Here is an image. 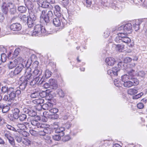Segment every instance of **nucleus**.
Instances as JSON below:
<instances>
[{"label": "nucleus", "instance_id": "774afa93", "mask_svg": "<svg viewBox=\"0 0 147 147\" xmlns=\"http://www.w3.org/2000/svg\"><path fill=\"white\" fill-rule=\"evenodd\" d=\"M132 60V59L129 57H126L124 59V61L125 63H129Z\"/></svg>", "mask_w": 147, "mask_h": 147}, {"label": "nucleus", "instance_id": "a211bd4d", "mask_svg": "<svg viewBox=\"0 0 147 147\" xmlns=\"http://www.w3.org/2000/svg\"><path fill=\"white\" fill-rule=\"evenodd\" d=\"M119 70V69H118L115 67L113 68L112 70H108L107 71V74L111 77L117 76V73Z\"/></svg>", "mask_w": 147, "mask_h": 147}, {"label": "nucleus", "instance_id": "603ef678", "mask_svg": "<svg viewBox=\"0 0 147 147\" xmlns=\"http://www.w3.org/2000/svg\"><path fill=\"white\" fill-rule=\"evenodd\" d=\"M1 61L2 62H5L7 59V57L6 54L4 53L2 54L1 55Z\"/></svg>", "mask_w": 147, "mask_h": 147}, {"label": "nucleus", "instance_id": "8fccbe9b", "mask_svg": "<svg viewBox=\"0 0 147 147\" xmlns=\"http://www.w3.org/2000/svg\"><path fill=\"white\" fill-rule=\"evenodd\" d=\"M124 48L123 45H117L116 49L120 52H122Z\"/></svg>", "mask_w": 147, "mask_h": 147}, {"label": "nucleus", "instance_id": "5701e85b", "mask_svg": "<svg viewBox=\"0 0 147 147\" xmlns=\"http://www.w3.org/2000/svg\"><path fill=\"white\" fill-rule=\"evenodd\" d=\"M53 23L54 25L56 27H58L61 25V22L58 17L54 18L53 20Z\"/></svg>", "mask_w": 147, "mask_h": 147}, {"label": "nucleus", "instance_id": "3c124183", "mask_svg": "<svg viewBox=\"0 0 147 147\" xmlns=\"http://www.w3.org/2000/svg\"><path fill=\"white\" fill-rule=\"evenodd\" d=\"M51 72L48 70H46L45 71V77L46 78H49L51 76Z\"/></svg>", "mask_w": 147, "mask_h": 147}, {"label": "nucleus", "instance_id": "f03ea898", "mask_svg": "<svg viewBox=\"0 0 147 147\" xmlns=\"http://www.w3.org/2000/svg\"><path fill=\"white\" fill-rule=\"evenodd\" d=\"M45 32L46 30L43 26H42L40 24H37L35 26L32 35V36H38L41 33L45 34Z\"/></svg>", "mask_w": 147, "mask_h": 147}, {"label": "nucleus", "instance_id": "dca6fc26", "mask_svg": "<svg viewBox=\"0 0 147 147\" xmlns=\"http://www.w3.org/2000/svg\"><path fill=\"white\" fill-rule=\"evenodd\" d=\"M105 61L109 65L112 66L115 63V60L114 58L112 57H109L106 58Z\"/></svg>", "mask_w": 147, "mask_h": 147}, {"label": "nucleus", "instance_id": "7c9ffc66", "mask_svg": "<svg viewBox=\"0 0 147 147\" xmlns=\"http://www.w3.org/2000/svg\"><path fill=\"white\" fill-rule=\"evenodd\" d=\"M40 77H35L34 80L31 83V86H34L35 84L38 85V82H40Z\"/></svg>", "mask_w": 147, "mask_h": 147}, {"label": "nucleus", "instance_id": "cd10ccee", "mask_svg": "<svg viewBox=\"0 0 147 147\" xmlns=\"http://www.w3.org/2000/svg\"><path fill=\"white\" fill-rule=\"evenodd\" d=\"M18 10L20 13H23L26 12L27 9L25 7L23 6H20L18 7Z\"/></svg>", "mask_w": 147, "mask_h": 147}, {"label": "nucleus", "instance_id": "de8ad7c7", "mask_svg": "<svg viewBox=\"0 0 147 147\" xmlns=\"http://www.w3.org/2000/svg\"><path fill=\"white\" fill-rule=\"evenodd\" d=\"M57 92L59 96L61 98H63L65 96V93L61 89H58Z\"/></svg>", "mask_w": 147, "mask_h": 147}, {"label": "nucleus", "instance_id": "412c9836", "mask_svg": "<svg viewBox=\"0 0 147 147\" xmlns=\"http://www.w3.org/2000/svg\"><path fill=\"white\" fill-rule=\"evenodd\" d=\"M24 2L26 6L28 9H31L33 8V5L30 0H24Z\"/></svg>", "mask_w": 147, "mask_h": 147}, {"label": "nucleus", "instance_id": "2f4dec72", "mask_svg": "<svg viewBox=\"0 0 147 147\" xmlns=\"http://www.w3.org/2000/svg\"><path fill=\"white\" fill-rule=\"evenodd\" d=\"M26 113L29 115L31 117H34L36 115V113L34 110H27Z\"/></svg>", "mask_w": 147, "mask_h": 147}, {"label": "nucleus", "instance_id": "a878e982", "mask_svg": "<svg viewBox=\"0 0 147 147\" xmlns=\"http://www.w3.org/2000/svg\"><path fill=\"white\" fill-rule=\"evenodd\" d=\"M20 111L18 108H15L13 112V115L14 118L15 119H17L18 117Z\"/></svg>", "mask_w": 147, "mask_h": 147}, {"label": "nucleus", "instance_id": "09e8293b", "mask_svg": "<svg viewBox=\"0 0 147 147\" xmlns=\"http://www.w3.org/2000/svg\"><path fill=\"white\" fill-rule=\"evenodd\" d=\"M39 92H35L32 93L30 95V97L31 98H35L37 97L39 95Z\"/></svg>", "mask_w": 147, "mask_h": 147}, {"label": "nucleus", "instance_id": "4c0bfd02", "mask_svg": "<svg viewBox=\"0 0 147 147\" xmlns=\"http://www.w3.org/2000/svg\"><path fill=\"white\" fill-rule=\"evenodd\" d=\"M128 93L131 95H135L138 92L137 90L134 89H130L128 90Z\"/></svg>", "mask_w": 147, "mask_h": 147}, {"label": "nucleus", "instance_id": "e433bc0d", "mask_svg": "<svg viewBox=\"0 0 147 147\" xmlns=\"http://www.w3.org/2000/svg\"><path fill=\"white\" fill-rule=\"evenodd\" d=\"M47 12V10L46 9H44L41 11V13L40 16L41 19L44 20V17H46L47 14L46 13Z\"/></svg>", "mask_w": 147, "mask_h": 147}, {"label": "nucleus", "instance_id": "864d4df0", "mask_svg": "<svg viewBox=\"0 0 147 147\" xmlns=\"http://www.w3.org/2000/svg\"><path fill=\"white\" fill-rule=\"evenodd\" d=\"M20 49L19 48L16 49L14 51L13 54V56L14 57H16L19 54V51Z\"/></svg>", "mask_w": 147, "mask_h": 147}, {"label": "nucleus", "instance_id": "393cba45", "mask_svg": "<svg viewBox=\"0 0 147 147\" xmlns=\"http://www.w3.org/2000/svg\"><path fill=\"white\" fill-rule=\"evenodd\" d=\"M51 104L50 103H49V104H44L42 105H40L39 107V108H36L37 109H38V110H40L42 108L44 110H49L50 108L49 107V106H51Z\"/></svg>", "mask_w": 147, "mask_h": 147}, {"label": "nucleus", "instance_id": "ddd939ff", "mask_svg": "<svg viewBox=\"0 0 147 147\" xmlns=\"http://www.w3.org/2000/svg\"><path fill=\"white\" fill-rule=\"evenodd\" d=\"M8 7L9 8V12L10 14L14 15L15 14L16 11V8L14 4L11 2L7 3Z\"/></svg>", "mask_w": 147, "mask_h": 147}, {"label": "nucleus", "instance_id": "f704fd0d", "mask_svg": "<svg viewBox=\"0 0 147 147\" xmlns=\"http://www.w3.org/2000/svg\"><path fill=\"white\" fill-rule=\"evenodd\" d=\"M40 4L42 7L44 8H47L49 7L50 3L46 1H44L42 2L41 1Z\"/></svg>", "mask_w": 147, "mask_h": 147}, {"label": "nucleus", "instance_id": "0e129e2a", "mask_svg": "<svg viewBox=\"0 0 147 147\" xmlns=\"http://www.w3.org/2000/svg\"><path fill=\"white\" fill-rule=\"evenodd\" d=\"M9 140V141L11 145H14L15 144V143H14V140L13 138L12 137H11L10 138H9V139H8Z\"/></svg>", "mask_w": 147, "mask_h": 147}, {"label": "nucleus", "instance_id": "423d86ee", "mask_svg": "<svg viewBox=\"0 0 147 147\" xmlns=\"http://www.w3.org/2000/svg\"><path fill=\"white\" fill-rule=\"evenodd\" d=\"M132 80H129L123 83L124 87L127 88H129L133 86L138 85L139 81L138 79L135 78H132Z\"/></svg>", "mask_w": 147, "mask_h": 147}, {"label": "nucleus", "instance_id": "49530a36", "mask_svg": "<svg viewBox=\"0 0 147 147\" xmlns=\"http://www.w3.org/2000/svg\"><path fill=\"white\" fill-rule=\"evenodd\" d=\"M19 132L22 134L24 136L27 137L29 135V133L26 131L24 130L18 131Z\"/></svg>", "mask_w": 147, "mask_h": 147}, {"label": "nucleus", "instance_id": "1a4fd4ad", "mask_svg": "<svg viewBox=\"0 0 147 147\" xmlns=\"http://www.w3.org/2000/svg\"><path fill=\"white\" fill-rule=\"evenodd\" d=\"M50 85V88L53 90H55L58 87L57 80L54 79H50L48 82Z\"/></svg>", "mask_w": 147, "mask_h": 147}, {"label": "nucleus", "instance_id": "9b49d317", "mask_svg": "<svg viewBox=\"0 0 147 147\" xmlns=\"http://www.w3.org/2000/svg\"><path fill=\"white\" fill-rule=\"evenodd\" d=\"M10 28L11 30L13 31H18L21 29L22 27L20 23H16L11 25Z\"/></svg>", "mask_w": 147, "mask_h": 147}, {"label": "nucleus", "instance_id": "37998d69", "mask_svg": "<svg viewBox=\"0 0 147 147\" xmlns=\"http://www.w3.org/2000/svg\"><path fill=\"white\" fill-rule=\"evenodd\" d=\"M45 141L47 143L51 144L52 142V140L51 139L50 137L48 135H46L44 137Z\"/></svg>", "mask_w": 147, "mask_h": 147}, {"label": "nucleus", "instance_id": "e2e57ef3", "mask_svg": "<svg viewBox=\"0 0 147 147\" xmlns=\"http://www.w3.org/2000/svg\"><path fill=\"white\" fill-rule=\"evenodd\" d=\"M144 105L142 103H139L137 105L138 108L140 109H142L144 107Z\"/></svg>", "mask_w": 147, "mask_h": 147}, {"label": "nucleus", "instance_id": "b1692460", "mask_svg": "<svg viewBox=\"0 0 147 147\" xmlns=\"http://www.w3.org/2000/svg\"><path fill=\"white\" fill-rule=\"evenodd\" d=\"M44 102V100L42 98H39L37 99H35L33 100V102L35 104L38 105L39 107L41 105V104H43Z\"/></svg>", "mask_w": 147, "mask_h": 147}, {"label": "nucleus", "instance_id": "72a5a7b5", "mask_svg": "<svg viewBox=\"0 0 147 147\" xmlns=\"http://www.w3.org/2000/svg\"><path fill=\"white\" fill-rule=\"evenodd\" d=\"M26 23L28 27L30 28H31L33 26L34 24L36 23V22L29 19Z\"/></svg>", "mask_w": 147, "mask_h": 147}, {"label": "nucleus", "instance_id": "0eeeda50", "mask_svg": "<svg viewBox=\"0 0 147 147\" xmlns=\"http://www.w3.org/2000/svg\"><path fill=\"white\" fill-rule=\"evenodd\" d=\"M24 68L23 65L22 64H20L13 71H11L9 74V75L11 78L18 74L22 71Z\"/></svg>", "mask_w": 147, "mask_h": 147}, {"label": "nucleus", "instance_id": "473e14b6", "mask_svg": "<svg viewBox=\"0 0 147 147\" xmlns=\"http://www.w3.org/2000/svg\"><path fill=\"white\" fill-rule=\"evenodd\" d=\"M29 19L36 22V17L33 12H31L29 13Z\"/></svg>", "mask_w": 147, "mask_h": 147}, {"label": "nucleus", "instance_id": "a19ab883", "mask_svg": "<svg viewBox=\"0 0 147 147\" xmlns=\"http://www.w3.org/2000/svg\"><path fill=\"white\" fill-rule=\"evenodd\" d=\"M22 142L25 145L28 146L30 144L31 141L29 139L27 138L22 141Z\"/></svg>", "mask_w": 147, "mask_h": 147}, {"label": "nucleus", "instance_id": "9d476101", "mask_svg": "<svg viewBox=\"0 0 147 147\" xmlns=\"http://www.w3.org/2000/svg\"><path fill=\"white\" fill-rule=\"evenodd\" d=\"M30 122L32 125L33 126L36 127L38 129V128H42L44 127L45 125V124L40 123L37 120L35 119L30 120Z\"/></svg>", "mask_w": 147, "mask_h": 147}, {"label": "nucleus", "instance_id": "79ce46f5", "mask_svg": "<svg viewBox=\"0 0 147 147\" xmlns=\"http://www.w3.org/2000/svg\"><path fill=\"white\" fill-rule=\"evenodd\" d=\"M51 26L50 25H49L48 26H47L45 27H44V29L46 30V32L45 33H46V32L47 34H50V32H51V31L52 30L51 29Z\"/></svg>", "mask_w": 147, "mask_h": 147}, {"label": "nucleus", "instance_id": "bf43d9fd", "mask_svg": "<svg viewBox=\"0 0 147 147\" xmlns=\"http://www.w3.org/2000/svg\"><path fill=\"white\" fill-rule=\"evenodd\" d=\"M53 139L56 141H59L61 139V136L58 135H56L53 136Z\"/></svg>", "mask_w": 147, "mask_h": 147}, {"label": "nucleus", "instance_id": "5fc2aeb1", "mask_svg": "<svg viewBox=\"0 0 147 147\" xmlns=\"http://www.w3.org/2000/svg\"><path fill=\"white\" fill-rule=\"evenodd\" d=\"M118 36H116L115 38V41L117 43H119L121 42V38L120 35L118 34Z\"/></svg>", "mask_w": 147, "mask_h": 147}, {"label": "nucleus", "instance_id": "58836bf2", "mask_svg": "<svg viewBox=\"0 0 147 147\" xmlns=\"http://www.w3.org/2000/svg\"><path fill=\"white\" fill-rule=\"evenodd\" d=\"M2 112L3 113H5L7 112L10 109V107L9 106L7 105L5 106L4 105V107L2 108Z\"/></svg>", "mask_w": 147, "mask_h": 147}, {"label": "nucleus", "instance_id": "052dcab7", "mask_svg": "<svg viewBox=\"0 0 147 147\" xmlns=\"http://www.w3.org/2000/svg\"><path fill=\"white\" fill-rule=\"evenodd\" d=\"M69 3V0H63L62 1V4L64 7L67 6Z\"/></svg>", "mask_w": 147, "mask_h": 147}, {"label": "nucleus", "instance_id": "4be33fe9", "mask_svg": "<svg viewBox=\"0 0 147 147\" xmlns=\"http://www.w3.org/2000/svg\"><path fill=\"white\" fill-rule=\"evenodd\" d=\"M55 10L54 11V13L55 16L56 17H59L60 16L61 14L60 13V7L58 5H56L54 7Z\"/></svg>", "mask_w": 147, "mask_h": 147}, {"label": "nucleus", "instance_id": "2eb2a0df", "mask_svg": "<svg viewBox=\"0 0 147 147\" xmlns=\"http://www.w3.org/2000/svg\"><path fill=\"white\" fill-rule=\"evenodd\" d=\"M29 123L27 122L22 123H18L17 124V127L20 131L25 130L27 129V125H28Z\"/></svg>", "mask_w": 147, "mask_h": 147}, {"label": "nucleus", "instance_id": "20e7f679", "mask_svg": "<svg viewBox=\"0 0 147 147\" xmlns=\"http://www.w3.org/2000/svg\"><path fill=\"white\" fill-rule=\"evenodd\" d=\"M134 72L135 71L133 69L128 71L127 74H125L121 76L122 81L124 83L129 80H132V78H134Z\"/></svg>", "mask_w": 147, "mask_h": 147}, {"label": "nucleus", "instance_id": "c03bdc74", "mask_svg": "<svg viewBox=\"0 0 147 147\" xmlns=\"http://www.w3.org/2000/svg\"><path fill=\"white\" fill-rule=\"evenodd\" d=\"M39 95L41 97L45 98L47 97V96L49 94L48 93L45 91H42L41 92H39Z\"/></svg>", "mask_w": 147, "mask_h": 147}, {"label": "nucleus", "instance_id": "c9c22d12", "mask_svg": "<svg viewBox=\"0 0 147 147\" xmlns=\"http://www.w3.org/2000/svg\"><path fill=\"white\" fill-rule=\"evenodd\" d=\"M21 21L24 23H26L27 21L29 19L28 16L26 15H23L20 18Z\"/></svg>", "mask_w": 147, "mask_h": 147}, {"label": "nucleus", "instance_id": "338daca9", "mask_svg": "<svg viewBox=\"0 0 147 147\" xmlns=\"http://www.w3.org/2000/svg\"><path fill=\"white\" fill-rule=\"evenodd\" d=\"M30 133L33 136H35L37 134V132L36 131H35L33 129H31L29 131Z\"/></svg>", "mask_w": 147, "mask_h": 147}, {"label": "nucleus", "instance_id": "13d9d810", "mask_svg": "<svg viewBox=\"0 0 147 147\" xmlns=\"http://www.w3.org/2000/svg\"><path fill=\"white\" fill-rule=\"evenodd\" d=\"M119 35H120L121 38H124L126 37H128V34L127 33H120L119 34Z\"/></svg>", "mask_w": 147, "mask_h": 147}, {"label": "nucleus", "instance_id": "39448f33", "mask_svg": "<svg viewBox=\"0 0 147 147\" xmlns=\"http://www.w3.org/2000/svg\"><path fill=\"white\" fill-rule=\"evenodd\" d=\"M46 126H45L42 128H38V131L39 135L40 136H46V134H48L51 133L50 129L49 127L50 125H49L45 124Z\"/></svg>", "mask_w": 147, "mask_h": 147}, {"label": "nucleus", "instance_id": "680f3d73", "mask_svg": "<svg viewBox=\"0 0 147 147\" xmlns=\"http://www.w3.org/2000/svg\"><path fill=\"white\" fill-rule=\"evenodd\" d=\"M15 139L18 143H20L21 142H22V141L23 140H22V137L20 136H17L15 138Z\"/></svg>", "mask_w": 147, "mask_h": 147}, {"label": "nucleus", "instance_id": "6e6552de", "mask_svg": "<svg viewBox=\"0 0 147 147\" xmlns=\"http://www.w3.org/2000/svg\"><path fill=\"white\" fill-rule=\"evenodd\" d=\"M143 19H136L133 21V27L136 31L139 30L140 28V26L143 22Z\"/></svg>", "mask_w": 147, "mask_h": 147}, {"label": "nucleus", "instance_id": "4468645a", "mask_svg": "<svg viewBox=\"0 0 147 147\" xmlns=\"http://www.w3.org/2000/svg\"><path fill=\"white\" fill-rule=\"evenodd\" d=\"M9 100H11V102L13 101L16 97V94L14 92V90L13 88H9Z\"/></svg>", "mask_w": 147, "mask_h": 147}, {"label": "nucleus", "instance_id": "7ed1b4c3", "mask_svg": "<svg viewBox=\"0 0 147 147\" xmlns=\"http://www.w3.org/2000/svg\"><path fill=\"white\" fill-rule=\"evenodd\" d=\"M39 63L38 61H35L33 64V66L35 68V69L33 71L32 75L34 78L40 77L42 71V70L38 67Z\"/></svg>", "mask_w": 147, "mask_h": 147}, {"label": "nucleus", "instance_id": "bb28decb", "mask_svg": "<svg viewBox=\"0 0 147 147\" xmlns=\"http://www.w3.org/2000/svg\"><path fill=\"white\" fill-rule=\"evenodd\" d=\"M8 7L7 4H4L2 7V11L5 14H6L7 13L8 10Z\"/></svg>", "mask_w": 147, "mask_h": 147}, {"label": "nucleus", "instance_id": "c756f323", "mask_svg": "<svg viewBox=\"0 0 147 147\" xmlns=\"http://www.w3.org/2000/svg\"><path fill=\"white\" fill-rule=\"evenodd\" d=\"M22 83L19 86L20 89L23 90L25 89L27 85V83L26 81L21 82Z\"/></svg>", "mask_w": 147, "mask_h": 147}, {"label": "nucleus", "instance_id": "6ab92c4d", "mask_svg": "<svg viewBox=\"0 0 147 147\" xmlns=\"http://www.w3.org/2000/svg\"><path fill=\"white\" fill-rule=\"evenodd\" d=\"M18 62V60L16 59L9 61L7 65L9 68L11 69L15 67L17 65Z\"/></svg>", "mask_w": 147, "mask_h": 147}, {"label": "nucleus", "instance_id": "c85d7f7f", "mask_svg": "<svg viewBox=\"0 0 147 147\" xmlns=\"http://www.w3.org/2000/svg\"><path fill=\"white\" fill-rule=\"evenodd\" d=\"M18 117V119L19 120L21 121H23L26 119L27 115L23 113L20 114Z\"/></svg>", "mask_w": 147, "mask_h": 147}, {"label": "nucleus", "instance_id": "f8f14e48", "mask_svg": "<svg viewBox=\"0 0 147 147\" xmlns=\"http://www.w3.org/2000/svg\"><path fill=\"white\" fill-rule=\"evenodd\" d=\"M54 18V15L53 12L51 11H49L46 14V17H44V21L46 23H48L52 20Z\"/></svg>", "mask_w": 147, "mask_h": 147}, {"label": "nucleus", "instance_id": "aec40b11", "mask_svg": "<svg viewBox=\"0 0 147 147\" xmlns=\"http://www.w3.org/2000/svg\"><path fill=\"white\" fill-rule=\"evenodd\" d=\"M120 28H123V30L125 31H130L132 29V26L131 23H128L124 26H121Z\"/></svg>", "mask_w": 147, "mask_h": 147}, {"label": "nucleus", "instance_id": "a18cd8bd", "mask_svg": "<svg viewBox=\"0 0 147 147\" xmlns=\"http://www.w3.org/2000/svg\"><path fill=\"white\" fill-rule=\"evenodd\" d=\"M121 42L126 43H129L131 41V39L128 37H126L124 38H121Z\"/></svg>", "mask_w": 147, "mask_h": 147}, {"label": "nucleus", "instance_id": "6e6d98bb", "mask_svg": "<svg viewBox=\"0 0 147 147\" xmlns=\"http://www.w3.org/2000/svg\"><path fill=\"white\" fill-rule=\"evenodd\" d=\"M49 111L51 113H56L58 111V109L56 108H53L51 109H49Z\"/></svg>", "mask_w": 147, "mask_h": 147}, {"label": "nucleus", "instance_id": "f3484780", "mask_svg": "<svg viewBox=\"0 0 147 147\" xmlns=\"http://www.w3.org/2000/svg\"><path fill=\"white\" fill-rule=\"evenodd\" d=\"M54 128L55 129V132L56 133H61L62 135L61 136H63L64 135V133L63 131L65 130V129L63 127H59L58 125H55L54 126Z\"/></svg>", "mask_w": 147, "mask_h": 147}, {"label": "nucleus", "instance_id": "f257e3e1", "mask_svg": "<svg viewBox=\"0 0 147 147\" xmlns=\"http://www.w3.org/2000/svg\"><path fill=\"white\" fill-rule=\"evenodd\" d=\"M26 71L25 73L26 75L25 76H22L20 78V80L21 82L26 81L30 83V85L31 86V83L33 82L35 78L33 76L31 73H28V72H30L31 71V68L29 67H27L26 69H25Z\"/></svg>", "mask_w": 147, "mask_h": 147}, {"label": "nucleus", "instance_id": "ea45409f", "mask_svg": "<svg viewBox=\"0 0 147 147\" xmlns=\"http://www.w3.org/2000/svg\"><path fill=\"white\" fill-rule=\"evenodd\" d=\"M114 83L115 85L117 87H120L122 85L120 81L117 79H115L114 80Z\"/></svg>", "mask_w": 147, "mask_h": 147}, {"label": "nucleus", "instance_id": "69168bd1", "mask_svg": "<svg viewBox=\"0 0 147 147\" xmlns=\"http://www.w3.org/2000/svg\"><path fill=\"white\" fill-rule=\"evenodd\" d=\"M7 127L8 129H9L15 131H16V129L10 125L7 124Z\"/></svg>", "mask_w": 147, "mask_h": 147}, {"label": "nucleus", "instance_id": "4d7b16f0", "mask_svg": "<svg viewBox=\"0 0 147 147\" xmlns=\"http://www.w3.org/2000/svg\"><path fill=\"white\" fill-rule=\"evenodd\" d=\"M143 94V93L141 92L139 94L133 96V98L134 99H137L141 97Z\"/></svg>", "mask_w": 147, "mask_h": 147}]
</instances>
